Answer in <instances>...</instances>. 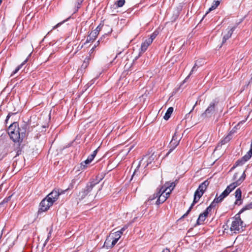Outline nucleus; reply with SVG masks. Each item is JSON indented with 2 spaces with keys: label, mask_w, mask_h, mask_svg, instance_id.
Returning a JSON list of instances; mask_svg holds the SVG:
<instances>
[{
  "label": "nucleus",
  "mask_w": 252,
  "mask_h": 252,
  "mask_svg": "<svg viewBox=\"0 0 252 252\" xmlns=\"http://www.w3.org/2000/svg\"><path fill=\"white\" fill-rule=\"evenodd\" d=\"M246 178V174L244 171L238 180L228 185L225 189L219 196L217 194L214 200L218 204L221 202L233 190L237 187L239 186Z\"/></svg>",
  "instance_id": "f257e3e1"
},
{
  "label": "nucleus",
  "mask_w": 252,
  "mask_h": 252,
  "mask_svg": "<svg viewBox=\"0 0 252 252\" xmlns=\"http://www.w3.org/2000/svg\"><path fill=\"white\" fill-rule=\"evenodd\" d=\"M175 187L174 182H166L162 186L158 191V198L156 201V204L159 205L163 203L169 196L172 190Z\"/></svg>",
  "instance_id": "f03ea898"
},
{
  "label": "nucleus",
  "mask_w": 252,
  "mask_h": 252,
  "mask_svg": "<svg viewBox=\"0 0 252 252\" xmlns=\"http://www.w3.org/2000/svg\"><path fill=\"white\" fill-rule=\"evenodd\" d=\"M209 183H210L208 180H206L199 185V187L194 192L193 200L191 204L192 206H193L195 203L198 202L199 199L201 197L206 190Z\"/></svg>",
  "instance_id": "7ed1b4c3"
},
{
  "label": "nucleus",
  "mask_w": 252,
  "mask_h": 252,
  "mask_svg": "<svg viewBox=\"0 0 252 252\" xmlns=\"http://www.w3.org/2000/svg\"><path fill=\"white\" fill-rule=\"evenodd\" d=\"M8 133L10 138L14 142H20V136L18 129V124L13 122L8 128Z\"/></svg>",
  "instance_id": "20e7f679"
},
{
  "label": "nucleus",
  "mask_w": 252,
  "mask_h": 252,
  "mask_svg": "<svg viewBox=\"0 0 252 252\" xmlns=\"http://www.w3.org/2000/svg\"><path fill=\"white\" fill-rule=\"evenodd\" d=\"M218 104V101L214 99L211 101L205 111L201 115V117L203 118H209L212 117L217 110V106Z\"/></svg>",
  "instance_id": "39448f33"
},
{
  "label": "nucleus",
  "mask_w": 252,
  "mask_h": 252,
  "mask_svg": "<svg viewBox=\"0 0 252 252\" xmlns=\"http://www.w3.org/2000/svg\"><path fill=\"white\" fill-rule=\"evenodd\" d=\"M217 204V203L214 200H213L210 205L204 211V212L199 215V217L196 221V224L194 225V226L202 224V222L206 220V218L208 216V214L212 212V209L216 207Z\"/></svg>",
  "instance_id": "423d86ee"
},
{
  "label": "nucleus",
  "mask_w": 252,
  "mask_h": 252,
  "mask_svg": "<svg viewBox=\"0 0 252 252\" xmlns=\"http://www.w3.org/2000/svg\"><path fill=\"white\" fill-rule=\"evenodd\" d=\"M243 223V221L240 218V214L238 213L236 215L231 223L230 228V230L231 231H233L235 233H239L241 229L242 228Z\"/></svg>",
  "instance_id": "0eeeda50"
},
{
  "label": "nucleus",
  "mask_w": 252,
  "mask_h": 252,
  "mask_svg": "<svg viewBox=\"0 0 252 252\" xmlns=\"http://www.w3.org/2000/svg\"><path fill=\"white\" fill-rule=\"evenodd\" d=\"M18 129L20 136V143H22L23 139L28 136L30 131V124L26 122H23L20 125H18Z\"/></svg>",
  "instance_id": "6e6552de"
},
{
  "label": "nucleus",
  "mask_w": 252,
  "mask_h": 252,
  "mask_svg": "<svg viewBox=\"0 0 252 252\" xmlns=\"http://www.w3.org/2000/svg\"><path fill=\"white\" fill-rule=\"evenodd\" d=\"M98 183V182L97 181H93L88 183L87 184L86 187L82 189V190L79 193L78 196L80 197V199H84L92 190L94 186Z\"/></svg>",
  "instance_id": "1a4fd4ad"
},
{
  "label": "nucleus",
  "mask_w": 252,
  "mask_h": 252,
  "mask_svg": "<svg viewBox=\"0 0 252 252\" xmlns=\"http://www.w3.org/2000/svg\"><path fill=\"white\" fill-rule=\"evenodd\" d=\"M181 138L179 135H178L177 132H175L174 135L172 136L171 141L169 144V150L166 153V156H167L169 154L173 151L174 149L179 145Z\"/></svg>",
  "instance_id": "9d476101"
},
{
  "label": "nucleus",
  "mask_w": 252,
  "mask_h": 252,
  "mask_svg": "<svg viewBox=\"0 0 252 252\" xmlns=\"http://www.w3.org/2000/svg\"><path fill=\"white\" fill-rule=\"evenodd\" d=\"M154 160V158H153L152 156L147 157L146 156H145L139 162L138 165H137L136 168L135 169L132 175V178L136 174L137 172L139 170V168L141 165H142L144 167V168H146L148 165L150 164L152 161Z\"/></svg>",
  "instance_id": "9b49d317"
},
{
  "label": "nucleus",
  "mask_w": 252,
  "mask_h": 252,
  "mask_svg": "<svg viewBox=\"0 0 252 252\" xmlns=\"http://www.w3.org/2000/svg\"><path fill=\"white\" fill-rule=\"evenodd\" d=\"M53 202H50L46 197L43 199L39 204L38 212H43L47 211L52 206Z\"/></svg>",
  "instance_id": "f8f14e48"
},
{
  "label": "nucleus",
  "mask_w": 252,
  "mask_h": 252,
  "mask_svg": "<svg viewBox=\"0 0 252 252\" xmlns=\"http://www.w3.org/2000/svg\"><path fill=\"white\" fill-rule=\"evenodd\" d=\"M103 27V24L100 23L96 28L94 31V32H92L90 34L88 35L86 42H90L91 41L94 40L95 38L97 37V35L99 31L102 29Z\"/></svg>",
  "instance_id": "ddd939ff"
},
{
  "label": "nucleus",
  "mask_w": 252,
  "mask_h": 252,
  "mask_svg": "<svg viewBox=\"0 0 252 252\" xmlns=\"http://www.w3.org/2000/svg\"><path fill=\"white\" fill-rule=\"evenodd\" d=\"M59 196V192L56 189H54L46 197L50 201L53 202V204L58 199Z\"/></svg>",
  "instance_id": "4468645a"
},
{
  "label": "nucleus",
  "mask_w": 252,
  "mask_h": 252,
  "mask_svg": "<svg viewBox=\"0 0 252 252\" xmlns=\"http://www.w3.org/2000/svg\"><path fill=\"white\" fill-rule=\"evenodd\" d=\"M235 196L236 198L234 203L235 205H240L242 203V191L240 188L237 189L235 192Z\"/></svg>",
  "instance_id": "2eb2a0df"
},
{
  "label": "nucleus",
  "mask_w": 252,
  "mask_h": 252,
  "mask_svg": "<svg viewBox=\"0 0 252 252\" xmlns=\"http://www.w3.org/2000/svg\"><path fill=\"white\" fill-rule=\"evenodd\" d=\"M236 26L231 28L227 32V33L225 34L222 39V43H224L227 39H228L232 35L234 31L235 30Z\"/></svg>",
  "instance_id": "dca6fc26"
},
{
  "label": "nucleus",
  "mask_w": 252,
  "mask_h": 252,
  "mask_svg": "<svg viewBox=\"0 0 252 252\" xmlns=\"http://www.w3.org/2000/svg\"><path fill=\"white\" fill-rule=\"evenodd\" d=\"M151 40H148L147 39H146L141 44V48H140L141 52L144 53L147 50L149 46L152 44V42H151Z\"/></svg>",
  "instance_id": "f3484780"
},
{
  "label": "nucleus",
  "mask_w": 252,
  "mask_h": 252,
  "mask_svg": "<svg viewBox=\"0 0 252 252\" xmlns=\"http://www.w3.org/2000/svg\"><path fill=\"white\" fill-rule=\"evenodd\" d=\"M118 241L119 240H118L117 238H115L114 237H112L110 236L109 238L106 239L105 244H108L109 242H111V247H113L116 245Z\"/></svg>",
  "instance_id": "a211bd4d"
},
{
  "label": "nucleus",
  "mask_w": 252,
  "mask_h": 252,
  "mask_svg": "<svg viewBox=\"0 0 252 252\" xmlns=\"http://www.w3.org/2000/svg\"><path fill=\"white\" fill-rule=\"evenodd\" d=\"M173 108L172 107H169L168 108L166 112L165 113V114L163 117V118L165 120H168L170 118L171 115L172 113H173Z\"/></svg>",
  "instance_id": "6ab92c4d"
},
{
  "label": "nucleus",
  "mask_w": 252,
  "mask_h": 252,
  "mask_svg": "<svg viewBox=\"0 0 252 252\" xmlns=\"http://www.w3.org/2000/svg\"><path fill=\"white\" fill-rule=\"evenodd\" d=\"M220 1L219 0H214L212 6L209 8L208 11L206 13V14L210 11L215 9L220 4Z\"/></svg>",
  "instance_id": "aec40b11"
},
{
  "label": "nucleus",
  "mask_w": 252,
  "mask_h": 252,
  "mask_svg": "<svg viewBox=\"0 0 252 252\" xmlns=\"http://www.w3.org/2000/svg\"><path fill=\"white\" fill-rule=\"evenodd\" d=\"M28 58H27L21 64L19 65L13 71L11 74V76L14 75L15 74L17 73L18 71L22 67V66L28 62Z\"/></svg>",
  "instance_id": "412c9836"
},
{
  "label": "nucleus",
  "mask_w": 252,
  "mask_h": 252,
  "mask_svg": "<svg viewBox=\"0 0 252 252\" xmlns=\"http://www.w3.org/2000/svg\"><path fill=\"white\" fill-rule=\"evenodd\" d=\"M246 159L244 158V157H243L241 159L238 160L235 165L233 166V167L232 168V169H233L235 168V167L239 166V165H243L245 162H246L247 160H245Z\"/></svg>",
  "instance_id": "4be33fe9"
},
{
  "label": "nucleus",
  "mask_w": 252,
  "mask_h": 252,
  "mask_svg": "<svg viewBox=\"0 0 252 252\" xmlns=\"http://www.w3.org/2000/svg\"><path fill=\"white\" fill-rule=\"evenodd\" d=\"M104 30L106 32L103 35L102 37H105V35H108V34H110L112 32V29L108 25H103Z\"/></svg>",
  "instance_id": "5701e85b"
},
{
  "label": "nucleus",
  "mask_w": 252,
  "mask_h": 252,
  "mask_svg": "<svg viewBox=\"0 0 252 252\" xmlns=\"http://www.w3.org/2000/svg\"><path fill=\"white\" fill-rule=\"evenodd\" d=\"M252 209V201L247 204L245 206V207H244L238 213H239V214H241V213H242L243 212H244V211H246V210H251Z\"/></svg>",
  "instance_id": "b1692460"
},
{
  "label": "nucleus",
  "mask_w": 252,
  "mask_h": 252,
  "mask_svg": "<svg viewBox=\"0 0 252 252\" xmlns=\"http://www.w3.org/2000/svg\"><path fill=\"white\" fill-rule=\"evenodd\" d=\"M199 67V65H198L197 64V62H195V64L194 65V66H193V67L192 68L189 74V75L186 78V79H185V81H186L190 76V75L191 74H192L194 71H196L197 68Z\"/></svg>",
  "instance_id": "393cba45"
},
{
  "label": "nucleus",
  "mask_w": 252,
  "mask_h": 252,
  "mask_svg": "<svg viewBox=\"0 0 252 252\" xmlns=\"http://www.w3.org/2000/svg\"><path fill=\"white\" fill-rule=\"evenodd\" d=\"M89 65V59H85L84 62L83 63L81 68L78 70V72L82 71V69H85Z\"/></svg>",
  "instance_id": "a878e982"
},
{
  "label": "nucleus",
  "mask_w": 252,
  "mask_h": 252,
  "mask_svg": "<svg viewBox=\"0 0 252 252\" xmlns=\"http://www.w3.org/2000/svg\"><path fill=\"white\" fill-rule=\"evenodd\" d=\"M158 32L157 31H155L153 32L151 35L150 37L147 38L148 40H151V42H153L154 39L156 37V36L158 35Z\"/></svg>",
  "instance_id": "bb28decb"
},
{
  "label": "nucleus",
  "mask_w": 252,
  "mask_h": 252,
  "mask_svg": "<svg viewBox=\"0 0 252 252\" xmlns=\"http://www.w3.org/2000/svg\"><path fill=\"white\" fill-rule=\"evenodd\" d=\"M252 156V148L251 147L250 150L244 156V158H245V160H248Z\"/></svg>",
  "instance_id": "cd10ccee"
},
{
  "label": "nucleus",
  "mask_w": 252,
  "mask_h": 252,
  "mask_svg": "<svg viewBox=\"0 0 252 252\" xmlns=\"http://www.w3.org/2000/svg\"><path fill=\"white\" fill-rule=\"evenodd\" d=\"M91 161L87 158L86 160L81 163V169H85L86 167V165L91 163Z\"/></svg>",
  "instance_id": "c85d7f7f"
},
{
  "label": "nucleus",
  "mask_w": 252,
  "mask_h": 252,
  "mask_svg": "<svg viewBox=\"0 0 252 252\" xmlns=\"http://www.w3.org/2000/svg\"><path fill=\"white\" fill-rule=\"evenodd\" d=\"M231 139V134L230 133L224 138V139L222 140L221 142L222 143V144H225L229 141Z\"/></svg>",
  "instance_id": "c756f323"
},
{
  "label": "nucleus",
  "mask_w": 252,
  "mask_h": 252,
  "mask_svg": "<svg viewBox=\"0 0 252 252\" xmlns=\"http://www.w3.org/2000/svg\"><path fill=\"white\" fill-rule=\"evenodd\" d=\"M122 234L121 232H119L118 231L113 233L111 236L112 237H114L115 238H117L118 240H119L121 237Z\"/></svg>",
  "instance_id": "7c9ffc66"
},
{
  "label": "nucleus",
  "mask_w": 252,
  "mask_h": 252,
  "mask_svg": "<svg viewBox=\"0 0 252 252\" xmlns=\"http://www.w3.org/2000/svg\"><path fill=\"white\" fill-rule=\"evenodd\" d=\"M125 2V0H118L116 2V4H117L118 7H121L124 5Z\"/></svg>",
  "instance_id": "2f4dec72"
},
{
  "label": "nucleus",
  "mask_w": 252,
  "mask_h": 252,
  "mask_svg": "<svg viewBox=\"0 0 252 252\" xmlns=\"http://www.w3.org/2000/svg\"><path fill=\"white\" fill-rule=\"evenodd\" d=\"M70 17H69L68 18H67L66 20H64L62 22L58 23L56 25H55L54 27H53V30H54V29L57 28L58 27H59V26H60L61 25H62L63 23H64L65 21H67L69 19H70Z\"/></svg>",
  "instance_id": "473e14b6"
},
{
  "label": "nucleus",
  "mask_w": 252,
  "mask_h": 252,
  "mask_svg": "<svg viewBox=\"0 0 252 252\" xmlns=\"http://www.w3.org/2000/svg\"><path fill=\"white\" fill-rule=\"evenodd\" d=\"M193 206H192V205L191 204L190 207L189 208L188 210L187 211V212L184 214L182 217L180 218V219H182V218H184L186 217H187L188 214L189 213V212L191 211Z\"/></svg>",
  "instance_id": "72a5a7b5"
},
{
  "label": "nucleus",
  "mask_w": 252,
  "mask_h": 252,
  "mask_svg": "<svg viewBox=\"0 0 252 252\" xmlns=\"http://www.w3.org/2000/svg\"><path fill=\"white\" fill-rule=\"evenodd\" d=\"M193 206H192V205L191 204L190 207L189 208L188 210L187 211V212L184 214L182 217L180 218V219H182V218H184L186 217H187L188 214L189 213V212L191 211Z\"/></svg>",
  "instance_id": "f704fd0d"
},
{
  "label": "nucleus",
  "mask_w": 252,
  "mask_h": 252,
  "mask_svg": "<svg viewBox=\"0 0 252 252\" xmlns=\"http://www.w3.org/2000/svg\"><path fill=\"white\" fill-rule=\"evenodd\" d=\"M16 113H17L9 112V113L8 114V115H7V116L6 118V119H5V124H7V122H8V120L9 119V118H10V117H11V116L13 115L16 114Z\"/></svg>",
  "instance_id": "c9c22d12"
},
{
  "label": "nucleus",
  "mask_w": 252,
  "mask_h": 252,
  "mask_svg": "<svg viewBox=\"0 0 252 252\" xmlns=\"http://www.w3.org/2000/svg\"><path fill=\"white\" fill-rule=\"evenodd\" d=\"M99 42H100V40H99L98 41H97V42L94 45V46H93V47L91 49V50H90V54H92L93 53V52L94 51L95 48L98 45L99 43Z\"/></svg>",
  "instance_id": "e433bc0d"
},
{
  "label": "nucleus",
  "mask_w": 252,
  "mask_h": 252,
  "mask_svg": "<svg viewBox=\"0 0 252 252\" xmlns=\"http://www.w3.org/2000/svg\"><path fill=\"white\" fill-rule=\"evenodd\" d=\"M157 197L158 198V191L156 193L153 194V196L150 197L148 201L153 200Z\"/></svg>",
  "instance_id": "4c0bfd02"
},
{
  "label": "nucleus",
  "mask_w": 252,
  "mask_h": 252,
  "mask_svg": "<svg viewBox=\"0 0 252 252\" xmlns=\"http://www.w3.org/2000/svg\"><path fill=\"white\" fill-rule=\"evenodd\" d=\"M11 196H8V197L5 198L2 202L0 203V207L3 204V203L7 202L11 198Z\"/></svg>",
  "instance_id": "58836bf2"
},
{
  "label": "nucleus",
  "mask_w": 252,
  "mask_h": 252,
  "mask_svg": "<svg viewBox=\"0 0 252 252\" xmlns=\"http://www.w3.org/2000/svg\"><path fill=\"white\" fill-rule=\"evenodd\" d=\"M127 225H126L123 227H122L120 230L118 231L119 232H121L122 235L123 232L127 228Z\"/></svg>",
  "instance_id": "ea45409f"
},
{
  "label": "nucleus",
  "mask_w": 252,
  "mask_h": 252,
  "mask_svg": "<svg viewBox=\"0 0 252 252\" xmlns=\"http://www.w3.org/2000/svg\"><path fill=\"white\" fill-rule=\"evenodd\" d=\"M84 0H77L76 3L77 4V10L80 8V5L82 4Z\"/></svg>",
  "instance_id": "a19ab883"
},
{
  "label": "nucleus",
  "mask_w": 252,
  "mask_h": 252,
  "mask_svg": "<svg viewBox=\"0 0 252 252\" xmlns=\"http://www.w3.org/2000/svg\"><path fill=\"white\" fill-rule=\"evenodd\" d=\"M69 189V188H68V189H65V190H63L62 189H56L57 191H58L59 192V195H61V194H62L63 193H64L65 192L68 190V189Z\"/></svg>",
  "instance_id": "79ce46f5"
},
{
  "label": "nucleus",
  "mask_w": 252,
  "mask_h": 252,
  "mask_svg": "<svg viewBox=\"0 0 252 252\" xmlns=\"http://www.w3.org/2000/svg\"><path fill=\"white\" fill-rule=\"evenodd\" d=\"M239 174V172L235 173L233 177V180L236 181L238 179V175Z\"/></svg>",
  "instance_id": "37998d69"
},
{
  "label": "nucleus",
  "mask_w": 252,
  "mask_h": 252,
  "mask_svg": "<svg viewBox=\"0 0 252 252\" xmlns=\"http://www.w3.org/2000/svg\"><path fill=\"white\" fill-rule=\"evenodd\" d=\"M77 179H73L71 181V183L70 185V186H71V188H73V186L76 183V182L77 181Z\"/></svg>",
  "instance_id": "c03bdc74"
},
{
  "label": "nucleus",
  "mask_w": 252,
  "mask_h": 252,
  "mask_svg": "<svg viewBox=\"0 0 252 252\" xmlns=\"http://www.w3.org/2000/svg\"><path fill=\"white\" fill-rule=\"evenodd\" d=\"M21 153H22V150L20 148L18 149L16 151L15 157L19 156L21 154Z\"/></svg>",
  "instance_id": "a18cd8bd"
},
{
  "label": "nucleus",
  "mask_w": 252,
  "mask_h": 252,
  "mask_svg": "<svg viewBox=\"0 0 252 252\" xmlns=\"http://www.w3.org/2000/svg\"><path fill=\"white\" fill-rule=\"evenodd\" d=\"M95 157H94V155H90L88 156V158L92 162L94 159Z\"/></svg>",
  "instance_id": "49530a36"
},
{
  "label": "nucleus",
  "mask_w": 252,
  "mask_h": 252,
  "mask_svg": "<svg viewBox=\"0 0 252 252\" xmlns=\"http://www.w3.org/2000/svg\"><path fill=\"white\" fill-rule=\"evenodd\" d=\"M97 151H98V149H96V150H95L93 152V153L92 155H94V157H95V156H96V154H97Z\"/></svg>",
  "instance_id": "de8ad7c7"
},
{
  "label": "nucleus",
  "mask_w": 252,
  "mask_h": 252,
  "mask_svg": "<svg viewBox=\"0 0 252 252\" xmlns=\"http://www.w3.org/2000/svg\"><path fill=\"white\" fill-rule=\"evenodd\" d=\"M162 252H170V250L168 248L164 249L162 250Z\"/></svg>",
  "instance_id": "09e8293b"
},
{
  "label": "nucleus",
  "mask_w": 252,
  "mask_h": 252,
  "mask_svg": "<svg viewBox=\"0 0 252 252\" xmlns=\"http://www.w3.org/2000/svg\"><path fill=\"white\" fill-rule=\"evenodd\" d=\"M133 148V146H131L129 148H127L128 153H129L130 152V151Z\"/></svg>",
  "instance_id": "8fccbe9b"
},
{
  "label": "nucleus",
  "mask_w": 252,
  "mask_h": 252,
  "mask_svg": "<svg viewBox=\"0 0 252 252\" xmlns=\"http://www.w3.org/2000/svg\"><path fill=\"white\" fill-rule=\"evenodd\" d=\"M196 62H197V64H198V65H199V67H200V66H201L202 65V64H201V63H200V62H199V61H197Z\"/></svg>",
  "instance_id": "3c124183"
},
{
  "label": "nucleus",
  "mask_w": 252,
  "mask_h": 252,
  "mask_svg": "<svg viewBox=\"0 0 252 252\" xmlns=\"http://www.w3.org/2000/svg\"><path fill=\"white\" fill-rule=\"evenodd\" d=\"M122 52V51H120V52H119L117 54V55H116V57H117L118 56V55H120V54H121Z\"/></svg>",
  "instance_id": "603ef678"
},
{
  "label": "nucleus",
  "mask_w": 252,
  "mask_h": 252,
  "mask_svg": "<svg viewBox=\"0 0 252 252\" xmlns=\"http://www.w3.org/2000/svg\"><path fill=\"white\" fill-rule=\"evenodd\" d=\"M52 56V53H51L50 55V56H49V58L51 57Z\"/></svg>",
  "instance_id": "864d4df0"
}]
</instances>
